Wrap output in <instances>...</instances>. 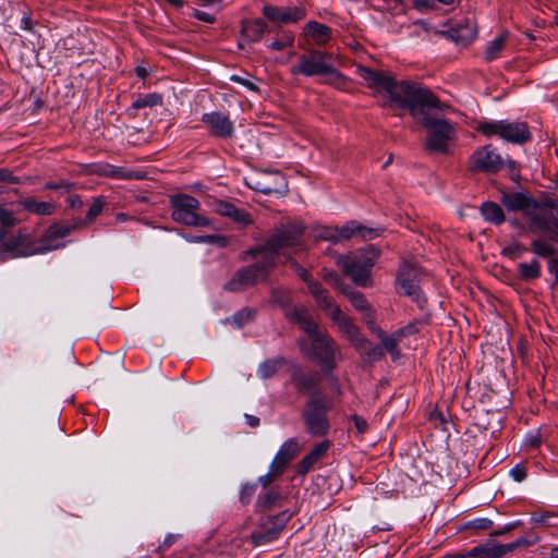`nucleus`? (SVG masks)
I'll list each match as a JSON object with an SVG mask.
<instances>
[{
	"mask_svg": "<svg viewBox=\"0 0 558 558\" xmlns=\"http://www.w3.org/2000/svg\"><path fill=\"white\" fill-rule=\"evenodd\" d=\"M294 43V36L292 33L284 32L280 37L276 38L269 44V48L272 50H283L287 47H291Z\"/></svg>",
	"mask_w": 558,
	"mask_h": 558,
	"instance_id": "obj_37",
	"label": "nucleus"
},
{
	"mask_svg": "<svg viewBox=\"0 0 558 558\" xmlns=\"http://www.w3.org/2000/svg\"><path fill=\"white\" fill-rule=\"evenodd\" d=\"M355 428L357 433H364L367 428V421H355Z\"/></svg>",
	"mask_w": 558,
	"mask_h": 558,
	"instance_id": "obj_64",
	"label": "nucleus"
},
{
	"mask_svg": "<svg viewBox=\"0 0 558 558\" xmlns=\"http://www.w3.org/2000/svg\"><path fill=\"white\" fill-rule=\"evenodd\" d=\"M214 209L220 216L228 217L243 227L253 223V219L247 211L236 207L234 204L230 202L222 199L215 201Z\"/></svg>",
	"mask_w": 558,
	"mask_h": 558,
	"instance_id": "obj_17",
	"label": "nucleus"
},
{
	"mask_svg": "<svg viewBox=\"0 0 558 558\" xmlns=\"http://www.w3.org/2000/svg\"><path fill=\"white\" fill-rule=\"evenodd\" d=\"M509 33L507 31L501 32L496 38L487 44L484 52V59L487 62H492L499 58L500 53L506 47Z\"/></svg>",
	"mask_w": 558,
	"mask_h": 558,
	"instance_id": "obj_28",
	"label": "nucleus"
},
{
	"mask_svg": "<svg viewBox=\"0 0 558 558\" xmlns=\"http://www.w3.org/2000/svg\"><path fill=\"white\" fill-rule=\"evenodd\" d=\"M418 276L420 271L414 265L403 263L398 271L397 283L399 292L412 298L422 308L425 305L426 300L422 295L421 289L417 284Z\"/></svg>",
	"mask_w": 558,
	"mask_h": 558,
	"instance_id": "obj_12",
	"label": "nucleus"
},
{
	"mask_svg": "<svg viewBox=\"0 0 558 558\" xmlns=\"http://www.w3.org/2000/svg\"><path fill=\"white\" fill-rule=\"evenodd\" d=\"M470 556L472 558H498L494 545L476 547L470 553Z\"/></svg>",
	"mask_w": 558,
	"mask_h": 558,
	"instance_id": "obj_44",
	"label": "nucleus"
},
{
	"mask_svg": "<svg viewBox=\"0 0 558 558\" xmlns=\"http://www.w3.org/2000/svg\"><path fill=\"white\" fill-rule=\"evenodd\" d=\"M329 441L324 440L317 444L314 449L298 463V473L305 475L312 466L327 452Z\"/></svg>",
	"mask_w": 558,
	"mask_h": 558,
	"instance_id": "obj_26",
	"label": "nucleus"
},
{
	"mask_svg": "<svg viewBox=\"0 0 558 558\" xmlns=\"http://www.w3.org/2000/svg\"><path fill=\"white\" fill-rule=\"evenodd\" d=\"M331 407L332 403L330 402V400L322 396L315 395L307 402L304 410V416L305 418H324V416L327 415Z\"/></svg>",
	"mask_w": 558,
	"mask_h": 558,
	"instance_id": "obj_25",
	"label": "nucleus"
},
{
	"mask_svg": "<svg viewBox=\"0 0 558 558\" xmlns=\"http://www.w3.org/2000/svg\"><path fill=\"white\" fill-rule=\"evenodd\" d=\"M378 229L367 228L356 221H349L342 228H339V241L349 240L353 236H360L363 240H373L379 235Z\"/></svg>",
	"mask_w": 558,
	"mask_h": 558,
	"instance_id": "obj_19",
	"label": "nucleus"
},
{
	"mask_svg": "<svg viewBox=\"0 0 558 558\" xmlns=\"http://www.w3.org/2000/svg\"><path fill=\"white\" fill-rule=\"evenodd\" d=\"M0 182H7L11 184L20 183L17 177L13 175V173L7 168H0Z\"/></svg>",
	"mask_w": 558,
	"mask_h": 558,
	"instance_id": "obj_53",
	"label": "nucleus"
},
{
	"mask_svg": "<svg viewBox=\"0 0 558 558\" xmlns=\"http://www.w3.org/2000/svg\"><path fill=\"white\" fill-rule=\"evenodd\" d=\"M470 169L476 172L497 173L505 167V160L490 145L478 147L470 157Z\"/></svg>",
	"mask_w": 558,
	"mask_h": 558,
	"instance_id": "obj_11",
	"label": "nucleus"
},
{
	"mask_svg": "<svg viewBox=\"0 0 558 558\" xmlns=\"http://www.w3.org/2000/svg\"><path fill=\"white\" fill-rule=\"evenodd\" d=\"M291 265H292V267L294 268V270L296 271V274L299 275V277H300L303 281H305V282L307 283V288H308V290H310V292H311V293H312V289H311V284H312V283H315V284H317L320 289H324V288L322 287V284H320L318 281H315V280H313V279H311V278H310V274H308V271H307L304 267L300 266L298 263L292 262V260H291Z\"/></svg>",
	"mask_w": 558,
	"mask_h": 558,
	"instance_id": "obj_46",
	"label": "nucleus"
},
{
	"mask_svg": "<svg viewBox=\"0 0 558 558\" xmlns=\"http://www.w3.org/2000/svg\"><path fill=\"white\" fill-rule=\"evenodd\" d=\"M284 315L306 333V338L300 340L301 351L323 367L333 368L336 357L340 354L339 345L326 330L319 328L310 310L303 305H293L286 310Z\"/></svg>",
	"mask_w": 558,
	"mask_h": 558,
	"instance_id": "obj_2",
	"label": "nucleus"
},
{
	"mask_svg": "<svg viewBox=\"0 0 558 558\" xmlns=\"http://www.w3.org/2000/svg\"><path fill=\"white\" fill-rule=\"evenodd\" d=\"M330 59V54L312 49L299 57L298 62L291 66L290 73L293 76H325L327 83L341 87L345 84V77L333 68Z\"/></svg>",
	"mask_w": 558,
	"mask_h": 558,
	"instance_id": "obj_5",
	"label": "nucleus"
},
{
	"mask_svg": "<svg viewBox=\"0 0 558 558\" xmlns=\"http://www.w3.org/2000/svg\"><path fill=\"white\" fill-rule=\"evenodd\" d=\"M283 500L279 490L272 489L264 495L258 501V507L262 511H269L276 506H281Z\"/></svg>",
	"mask_w": 558,
	"mask_h": 558,
	"instance_id": "obj_35",
	"label": "nucleus"
},
{
	"mask_svg": "<svg viewBox=\"0 0 558 558\" xmlns=\"http://www.w3.org/2000/svg\"><path fill=\"white\" fill-rule=\"evenodd\" d=\"M255 316V311L251 308H243L240 312H238L233 317V322L241 327L245 323L252 320Z\"/></svg>",
	"mask_w": 558,
	"mask_h": 558,
	"instance_id": "obj_47",
	"label": "nucleus"
},
{
	"mask_svg": "<svg viewBox=\"0 0 558 558\" xmlns=\"http://www.w3.org/2000/svg\"><path fill=\"white\" fill-rule=\"evenodd\" d=\"M337 265L344 275L349 276L353 282L361 287L369 286L371 270L374 266V257L367 254H350L339 256Z\"/></svg>",
	"mask_w": 558,
	"mask_h": 558,
	"instance_id": "obj_10",
	"label": "nucleus"
},
{
	"mask_svg": "<svg viewBox=\"0 0 558 558\" xmlns=\"http://www.w3.org/2000/svg\"><path fill=\"white\" fill-rule=\"evenodd\" d=\"M283 364L284 360L281 356L266 360L258 366L257 374L263 379L270 378L283 366Z\"/></svg>",
	"mask_w": 558,
	"mask_h": 558,
	"instance_id": "obj_30",
	"label": "nucleus"
},
{
	"mask_svg": "<svg viewBox=\"0 0 558 558\" xmlns=\"http://www.w3.org/2000/svg\"><path fill=\"white\" fill-rule=\"evenodd\" d=\"M94 171L99 175L120 180L143 179V175L137 171L126 170L125 168L116 167L108 163L97 165Z\"/></svg>",
	"mask_w": 558,
	"mask_h": 558,
	"instance_id": "obj_23",
	"label": "nucleus"
},
{
	"mask_svg": "<svg viewBox=\"0 0 558 558\" xmlns=\"http://www.w3.org/2000/svg\"><path fill=\"white\" fill-rule=\"evenodd\" d=\"M256 262L252 265L240 268L234 276L226 283L225 289L231 292L244 291L259 281L266 280L272 270L274 263L270 257L263 258L256 254V248L251 251Z\"/></svg>",
	"mask_w": 558,
	"mask_h": 558,
	"instance_id": "obj_7",
	"label": "nucleus"
},
{
	"mask_svg": "<svg viewBox=\"0 0 558 558\" xmlns=\"http://www.w3.org/2000/svg\"><path fill=\"white\" fill-rule=\"evenodd\" d=\"M505 166L507 167L509 173H510V177L513 181H518L520 179V174H519V165L517 161L514 160H506L505 161Z\"/></svg>",
	"mask_w": 558,
	"mask_h": 558,
	"instance_id": "obj_55",
	"label": "nucleus"
},
{
	"mask_svg": "<svg viewBox=\"0 0 558 558\" xmlns=\"http://www.w3.org/2000/svg\"><path fill=\"white\" fill-rule=\"evenodd\" d=\"M291 380L298 391L310 392L318 384L319 377L316 374L306 373L299 366L291 367Z\"/></svg>",
	"mask_w": 558,
	"mask_h": 558,
	"instance_id": "obj_22",
	"label": "nucleus"
},
{
	"mask_svg": "<svg viewBox=\"0 0 558 558\" xmlns=\"http://www.w3.org/2000/svg\"><path fill=\"white\" fill-rule=\"evenodd\" d=\"M263 14L272 22L281 24L296 23L306 16L304 7H276L272 4H265L263 7Z\"/></svg>",
	"mask_w": 558,
	"mask_h": 558,
	"instance_id": "obj_15",
	"label": "nucleus"
},
{
	"mask_svg": "<svg viewBox=\"0 0 558 558\" xmlns=\"http://www.w3.org/2000/svg\"><path fill=\"white\" fill-rule=\"evenodd\" d=\"M304 32L319 46L325 45L331 38V28L316 21L306 23Z\"/></svg>",
	"mask_w": 558,
	"mask_h": 558,
	"instance_id": "obj_27",
	"label": "nucleus"
},
{
	"mask_svg": "<svg viewBox=\"0 0 558 558\" xmlns=\"http://www.w3.org/2000/svg\"><path fill=\"white\" fill-rule=\"evenodd\" d=\"M518 274L524 281L537 279L541 276V264L537 259H532L530 263H520Z\"/></svg>",
	"mask_w": 558,
	"mask_h": 558,
	"instance_id": "obj_31",
	"label": "nucleus"
},
{
	"mask_svg": "<svg viewBox=\"0 0 558 558\" xmlns=\"http://www.w3.org/2000/svg\"><path fill=\"white\" fill-rule=\"evenodd\" d=\"M203 5L215 7L216 11L220 9V0H199Z\"/></svg>",
	"mask_w": 558,
	"mask_h": 558,
	"instance_id": "obj_63",
	"label": "nucleus"
},
{
	"mask_svg": "<svg viewBox=\"0 0 558 558\" xmlns=\"http://www.w3.org/2000/svg\"><path fill=\"white\" fill-rule=\"evenodd\" d=\"M267 31V24L263 20H248L242 23V38L244 43H256L262 39Z\"/></svg>",
	"mask_w": 558,
	"mask_h": 558,
	"instance_id": "obj_24",
	"label": "nucleus"
},
{
	"mask_svg": "<svg viewBox=\"0 0 558 558\" xmlns=\"http://www.w3.org/2000/svg\"><path fill=\"white\" fill-rule=\"evenodd\" d=\"M341 293H343L349 299L353 307L363 315L368 328L375 324V312L362 292L351 290L347 287Z\"/></svg>",
	"mask_w": 558,
	"mask_h": 558,
	"instance_id": "obj_18",
	"label": "nucleus"
},
{
	"mask_svg": "<svg viewBox=\"0 0 558 558\" xmlns=\"http://www.w3.org/2000/svg\"><path fill=\"white\" fill-rule=\"evenodd\" d=\"M105 205V198L102 196L96 197L90 205L86 218L85 223H90L97 216H99L102 211Z\"/></svg>",
	"mask_w": 558,
	"mask_h": 558,
	"instance_id": "obj_40",
	"label": "nucleus"
},
{
	"mask_svg": "<svg viewBox=\"0 0 558 558\" xmlns=\"http://www.w3.org/2000/svg\"><path fill=\"white\" fill-rule=\"evenodd\" d=\"M282 473L280 471H277L272 465L269 468V472L260 476L259 482L264 487H267L270 485L274 481H276Z\"/></svg>",
	"mask_w": 558,
	"mask_h": 558,
	"instance_id": "obj_50",
	"label": "nucleus"
},
{
	"mask_svg": "<svg viewBox=\"0 0 558 558\" xmlns=\"http://www.w3.org/2000/svg\"><path fill=\"white\" fill-rule=\"evenodd\" d=\"M338 234H339L338 227H320V228H317L315 236L318 240L339 242Z\"/></svg>",
	"mask_w": 558,
	"mask_h": 558,
	"instance_id": "obj_38",
	"label": "nucleus"
},
{
	"mask_svg": "<svg viewBox=\"0 0 558 558\" xmlns=\"http://www.w3.org/2000/svg\"><path fill=\"white\" fill-rule=\"evenodd\" d=\"M412 2L417 9H427L434 5V0H412Z\"/></svg>",
	"mask_w": 558,
	"mask_h": 558,
	"instance_id": "obj_62",
	"label": "nucleus"
},
{
	"mask_svg": "<svg viewBox=\"0 0 558 558\" xmlns=\"http://www.w3.org/2000/svg\"><path fill=\"white\" fill-rule=\"evenodd\" d=\"M202 121L209 128L211 135L228 138L233 134V123L221 112L205 113Z\"/></svg>",
	"mask_w": 558,
	"mask_h": 558,
	"instance_id": "obj_16",
	"label": "nucleus"
},
{
	"mask_svg": "<svg viewBox=\"0 0 558 558\" xmlns=\"http://www.w3.org/2000/svg\"><path fill=\"white\" fill-rule=\"evenodd\" d=\"M198 241L206 242V243H218V244H222V245L226 243V239L223 236L216 235V234L201 236V238H198Z\"/></svg>",
	"mask_w": 558,
	"mask_h": 558,
	"instance_id": "obj_59",
	"label": "nucleus"
},
{
	"mask_svg": "<svg viewBox=\"0 0 558 558\" xmlns=\"http://www.w3.org/2000/svg\"><path fill=\"white\" fill-rule=\"evenodd\" d=\"M418 323H410L403 328L398 329V333L401 336V338L407 337L409 335L415 333L418 331Z\"/></svg>",
	"mask_w": 558,
	"mask_h": 558,
	"instance_id": "obj_57",
	"label": "nucleus"
},
{
	"mask_svg": "<svg viewBox=\"0 0 558 558\" xmlns=\"http://www.w3.org/2000/svg\"><path fill=\"white\" fill-rule=\"evenodd\" d=\"M511 475L517 482H521L526 477V471L522 465H517L511 470Z\"/></svg>",
	"mask_w": 558,
	"mask_h": 558,
	"instance_id": "obj_60",
	"label": "nucleus"
},
{
	"mask_svg": "<svg viewBox=\"0 0 558 558\" xmlns=\"http://www.w3.org/2000/svg\"><path fill=\"white\" fill-rule=\"evenodd\" d=\"M291 517L292 513L288 511L270 517L266 523L260 524L258 531L251 535L253 544L259 546L276 539Z\"/></svg>",
	"mask_w": 558,
	"mask_h": 558,
	"instance_id": "obj_13",
	"label": "nucleus"
},
{
	"mask_svg": "<svg viewBox=\"0 0 558 558\" xmlns=\"http://www.w3.org/2000/svg\"><path fill=\"white\" fill-rule=\"evenodd\" d=\"M216 12H217L216 10L213 13L201 11V10H195L193 13V16L199 21L213 23L216 19L215 17Z\"/></svg>",
	"mask_w": 558,
	"mask_h": 558,
	"instance_id": "obj_56",
	"label": "nucleus"
},
{
	"mask_svg": "<svg viewBox=\"0 0 558 558\" xmlns=\"http://www.w3.org/2000/svg\"><path fill=\"white\" fill-rule=\"evenodd\" d=\"M19 204L27 213L37 216H51L57 210V204L54 202L38 201L31 196L21 198Z\"/></svg>",
	"mask_w": 558,
	"mask_h": 558,
	"instance_id": "obj_21",
	"label": "nucleus"
},
{
	"mask_svg": "<svg viewBox=\"0 0 558 558\" xmlns=\"http://www.w3.org/2000/svg\"><path fill=\"white\" fill-rule=\"evenodd\" d=\"M322 277L332 287L335 288L336 290L342 292V290H344L347 288V286H344L343 281L340 279V277L331 271V270H328L326 268L323 269L322 271Z\"/></svg>",
	"mask_w": 558,
	"mask_h": 558,
	"instance_id": "obj_41",
	"label": "nucleus"
},
{
	"mask_svg": "<svg viewBox=\"0 0 558 558\" xmlns=\"http://www.w3.org/2000/svg\"><path fill=\"white\" fill-rule=\"evenodd\" d=\"M525 544V541H517L514 543L506 544V545H494L498 558L502 557L504 555L514 550L520 545Z\"/></svg>",
	"mask_w": 558,
	"mask_h": 558,
	"instance_id": "obj_49",
	"label": "nucleus"
},
{
	"mask_svg": "<svg viewBox=\"0 0 558 558\" xmlns=\"http://www.w3.org/2000/svg\"><path fill=\"white\" fill-rule=\"evenodd\" d=\"M304 227L301 222H289L274 229L266 243L256 248V254L263 258L270 257L275 264L276 256L284 251L294 253L303 251Z\"/></svg>",
	"mask_w": 558,
	"mask_h": 558,
	"instance_id": "obj_6",
	"label": "nucleus"
},
{
	"mask_svg": "<svg viewBox=\"0 0 558 558\" xmlns=\"http://www.w3.org/2000/svg\"><path fill=\"white\" fill-rule=\"evenodd\" d=\"M369 329L376 332L381 339L384 348L390 352L395 353L397 351L398 343L401 341V336L398 331L387 336L380 328H378L375 324L369 327Z\"/></svg>",
	"mask_w": 558,
	"mask_h": 558,
	"instance_id": "obj_33",
	"label": "nucleus"
},
{
	"mask_svg": "<svg viewBox=\"0 0 558 558\" xmlns=\"http://www.w3.org/2000/svg\"><path fill=\"white\" fill-rule=\"evenodd\" d=\"M171 217L174 221L189 227H209V218L199 213L201 203L187 194H175L170 197Z\"/></svg>",
	"mask_w": 558,
	"mask_h": 558,
	"instance_id": "obj_8",
	"label": "nucleus"
},
{
	"mask_svg": "<svg viewBox=\"0 0 558 558\" xmlns=\"http://www.w3.org/2000/svg\"><path fill=\"white\" fill-rule=\"evenodd\" d=\"M56 245L41 244L40 246H34L28 235L17 233L10 239L4 238V250L3 253H9L13 257L29 256L33 254L43 253L47 250L56 248Z\"/></svg>",
	"mask_w": 558,
	"mask_h": 558,
	"instance_id": "obj_14",
	"label": "nucleus"
},
{
	"mask_svg": "<svg viewBox=\"0 0 558 558\" xmlns=\"http://www.w3.org/2000/svg\"><path fill=\"white\" fill-rule=\"evenodd\" d=\"M302 447L294 439L286 441L274 458L271 465L277 471L283 473L287 465L300 453Z\"/></svg>",
	"mask_w": 558,
	"mask_h": 558,
	"instance_id": "obj_20",
	"label": "nucleus"
},
{
	"mask_svg": "<svg viewBox=\"0 0 558 558\" xmlns=\"http://www.w3.org/2000/svg\"><path fill=\"white\" fill-rule=\"evenodd\" d=\"M481 214L486 221L494 225H501L505 221L502 208L494 202L483 203L481 206Z\"/></svg>",
	"mask_w": 558,
	"mask_h": 558,
	"instance_id": "obj_29",
	"label": "nucleus"
},
{
	"mask_svg": "<svg viewBox=\"0 0 558 558\" xmlns=\"http://www.w3.org/2000/svg\"><path fill=\"white\" fill-rule=\"evenodd\" d=\"M501 204L510 211H522L530 219V230L541 231L548 240L558 242V203L551 199L537 202L524 192L502 193Z\"/></svg>",
	"mask_w": 558,
	"mask_h": 558,
	"instance_id": "obj_3",
	"label": "nucleus"
},
{
	"mask_svg": "<svg viewBox=\"0 0 558 558\" xmlns=\"http://www.w3.org/2000/svg\"><path fill=\"white\" fill-rule=\"evenodd\" d=\"M230 80L232 82L241 84L242 86H244L248 90L258 92V86L254 82H252L250 78H247V77H242L240 75H232L230 77Z\"/></svg>",
	"mask_w": 558,
	"mask_h": 558,
	"instance_id": "obj_51",
	"label": "nucleus"
},
{
	"mask_svg": "<svg viewBox=\"0 0 558 558\" xmlns=\"http://www.w3.org/2000/svg\"><path fill=\"white\" fill-rule=\"evenodd\" d=\"M19 223L17 218L8 208L0 206V225L4 228H11Z\"/></svg>",
	"mask_w": 558,
	"mask_h": 558,
	"instance_id": "obj_42",
	"label": "nucleus"
},
{
	"mask_svg": "<svg viewBox=\"0 0 558 558\" xmlns=\"http://www.w3.org/2000/svg\"><path fill=\"white\" fill-rule=\"evenodd\" d=\"M359 76L376 93L385 92L392 105L405 108L412 118L427 131L426 149L434 153H447L456 137V126L439 118L432 110H442L446 106L429 89L407 81L396 82L383 71L357 66Z\"/></svg>",
	"mask_w": 558,
	"mask_h": 558,
	"instance_id": "obj_1",
	"label": "nucleus"
},
{
	"mask_svg": "<svg viewBox=\"0 0 558 558\" xmlns=\"http://www.w3.org/2000/svg\"><path fill=\"white\" fill-rule=\"evenodd\" d=\"M66 203L71 208H81L83 206V201L77 194H70L66 197Z\"/></svg>",
	"mask_w": 558,
	"mask_h": 558,
	"instance_id": "obj_58",
	"label": "nucleus"
},
{
	"mask_svg": "<svg viewBox=\"0 0 558 558\" xmlns=\"http://www.w3.org/2000/svg\"><path fill=\"white\" fill-rule=\"evenodd\" d=\"M548 270L551 275H554L555 282L558 283V257L549 259Z\"/></svg>",
	"mask_w": 558,
	"mask_h": 558,
	"instance_id": "obj_61",
	"label": "nucleus"
},
{
	"mask_svg": "<svg viewBox=\"0 0 558 558\" xmlns=\"http://www.w3.org/2000/svg\"><path fill=\"white\" fill-rule=\"evenodd\" d=\"M312 295L318 307L323 310L337 326L340 335L345 338L356 350L368 356L376 357L383 354L378 347H374L361 332L353 319L344 314L326 289H320L312 283Z\"/></svg>",
	"mask_w": 558,
	"mask_h": 558,
	"instance_id": "obj_4",
	"label": "nucleus"
},
{
	"mask_svg": "<svg viewBox=\"0 0 558 558\" xmlns=\"http://www.w3.org/2000/svg\"><path fill=\"white\" fill-rule=\"evenodd\" d=\"M161 101H162V98L160 95L147 94V95L141 96L136 100H134L132 104V107L134 109H142L145 107H155L157 105H160Z\"/></svg>",
	"mask_w": 558,
	"mask_h": 558,
	"instance_id": "obj_36",
	"label": "nucleus"
},
{
	"mask_svg": "<svg viewBox=\"0 0 558 558\" xmlns=\"http://www.w3.org/2000/svg\"><path fill=\"white\" fill-rule=\"evenodd\" d=\"M452 32L454 39L463 44H469L474 40L477 34L475 24L469 21L465 22V25H459L457 28H453Z\"/></svg>",
	"mask_w": 558,
	"mask_h": 558,
	"instance_id": "obj_32",
	"label": "nucleus"
},
{
	"mask_svg": "<svg viewBox=\"0 0 558 558\" xmlns=\"http://www.w3.org/2000/svg\"><path fill=\"white\" fill-rule=\"evenodd\" d=\"M329 429L328 421H307V430L315 436L324 435Z\"/></svg>",
	"mask_w": 558,
	"mask_h": 558,
	"instance_id": "obj_45",
	"label": "nucleus"
},
{
	"mask_svg": "<svg viewBox=\"0 0 558 558\" xmlns=\"http://www.w3.org/2000/svg\"><path fill=\"white\" fill-rule=\"evenodd\" d=\"M270 302L280 306H287L290 302V292L284 288L271 289Z\"/></svg>",
	"mask_w": 558,
	"mask_h": 558,
	"instance_id": "obj_39",
	"label": "nucleus"
},
{
	"mask_svg": "<svg viewBox=\"0 0 558 558\" xmlns=\"http://www.w3.org/2000/svg\"><path fill=\"white\" fill-rule=\"evenodd\" d=\"M531 251L544 258H555L556 250L551 243L544 239H535L531 242Z\"/></svg>",
	"mask_w": 558,
	"mask_h": 558,
	"instance_id": "obj_34",
	"label": "nucleus"
},
{
	"mask_svg": "<svg viewBox=\"0 0 558 558\" xmlns=\"http://www.w3.org/2000/svg\"><path fill=\"white\" fill-rule=\"evenodd\" d=\"M469 526L475 530H488L493 526V521L486 518H481L470 522Z\"/></svg>",
	"mask_w": 558,
	"mask_h": 558,
	"instance_id": "obj_54",
	"label": "nucleus"
},
{
	"mask_svg": "<svg viewBox=\"0 0 558 558\" xmlns=\"http://www.w3.org/2000/svg\"><path fill=\"white\" fill-rule=\"evenodd\" d=\"M69 233H70V228L69 227L51 226L47 230L46 235L43 239V242L46 239H49V238L62 239V238L66 236Z\"/></svg>",
	"mask_w": 558,
	"mask_h": 558,
	"instance_id": "obj_48",
	"label": "nucleus"
},
{
	"mask_svg": "<svg viewBox=\"0 0 558 558\" xmlns=\"http://www.w3.org/2000/svg\"><path fill=\"white\" fill-rule=\"evenodd\" d=\"M477 131L487 137L497 135L504 141L519 145L531 140L529 126L524 122H509L504 120L482 122L478 124Z\"/></svg>",
	"mask_w": 558,
	"mask_h": 558,
	"instance_id": "obj_9",
	"label": "nucleus"
},
{
	"mask_svg": "<svg viewBox=\"0 0 558 558\" xmlns=\"http://www.w3.org/2000/svg\"><path fill=\"white\" fill-rule=\"evenodd\" d=\"M526 248L519 242H513L502 248V255L515 259L519 258Z\"/></svg>",
	"mask_w": 558,
	"mask_h": 558,
	"instance_id": "obj_43",
	"label": "nucleus"
},
{
	"mask_svg": "<svg viewBox=\"0 0 558 558\" xmlns=\"http://www.w3.org/2000/svg\"><path fill=\"white\" fill-rule=\"evenodd\" d=\"M44 187L46 190H63L66 193H70L73 189V184L69 183L66 181H60V182H47Z\"/></svg>",
	"mask_w": 558,
	"mask_h": 558,
	"instance_id": "obj_52",
	"label": "nucleus"
}]
</instances>
